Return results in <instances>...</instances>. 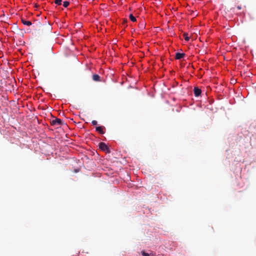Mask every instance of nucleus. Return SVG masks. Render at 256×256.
Masks as SVG:
<instances>
[{"mask_svg": "<svg viewBox=\"0 0 256 256\" xmlns=\"http://www.w3.org/2000/svg\"><path fill=\"white\" fill-rule=\"evenodd\" d=\"M52 29V28L49 24H44L40 26V30L42 34H50Z\"/></svg>", "mask_w": 256, "mask_h": 256, "instance_id": "f257e3e1", "label": "nucleus"}, {"mask_svg": "<svg viewBox=\"0 0 256 256\" xmlns=\"http://www.w3.org/2000/svg\"><path fill=\"white\" fill-rule=\"evenodd\" d=\"M50 124L52 126H60L64 124V122L60 118H56L50 121Z\"/></svg>", "mask_w": 256, "mask_h": 256, "instance_id": "f03ea898", "label": "nucleus"}, {"mask_svg": "<svg viewBox=\"0 0 256 256\" xmlns=\"http://www.w3.org/2000/svg\"><path fill=\"white\" fill-rule=\"evenodd\" d=\"M99 148L102 150L105 151L108 150V147L106 144L103 142H101L99 144Z\"/></svg>", "mask_w": 256, "mask_h": 256, "instance_id": "7ed1b4c3", "label": "nucleus"}, {"mask_svg": "<svg viewBox=\"0 0 256 256\" xmlns=\"http://www.w3.org/2000/svg\"><path fill=\"white\" fill-rule=\"evenodd\" d=\"M194 96H200L202 92V90L198 88V87H194Z\"/></svg>", "mask_w": 256, "mask_h": 256, "instance_id": "20e7f679", "label": "nucleus"}, {"mask_svg": "<svg viewBox=\"0 0 256 256\" xmlns=\"http://www.w3.org/2000/svg\"><path fill=\"white\" fill-rule=\"evenodd\" d=\"M184 55L185 54L184 53L176 52V56H175L176 59V60L181 59L184 56Z\"/></svg>", "mask_w": 256, "mask_h": 256, "instance_id": "39448f33", "label": "nucleus"}, {"mask_svg": "<svg viewBox=\"0 0 256 256\" xmlns=\"http://www.w3.org/2000/svg\"><path fill=\"white\" fill-rule=\"evenodd\" d=\"M21 21H22V22L24 25H26L28 26H30L32 25V22L30 21L26 20H24L23 18H21Z\"/></svg>", "mask_w": 256, "mask_h": 256, "instance_id": "423d86ee", "label": "nucleus"}, {"mask_svg": "<svg viewBox=\"0 0 256 256\" xmlns=\"http://www.w3.org/2000/svg\"><path fill=\"white\" fill-rule=\"evenodd\" d=\"M96 131L100 134H104V127L102 126H97L96 127Z\"/></svg>", "mask_w": 256, "mask_h": 256, "instance_id": "0eeeda50", "label": "nucleus"}, {"mask_svg": "<svg viewBox=\"0 0 256 256\" xmlns=\"http://www.w3.org/2000/svg\"><path fill=\"white\" fill-rule=\"evenodd\" d=\"M92 80L94 81L99 82L100 81V76L97 74H94L92 76Z\"/></svg>", "mask_w": 256, "mask_h": 256, "instance_id": "6e6552de", "label": "nucleus"}, {"mask_svg": "<svg viewBox=\"0 0 256 256\" xmlns=\"http://www.w3.org/2000/svg\"><path fill=\"white\" fill-rule=\"evenodd\" d=\"M183 36L186 41L188 42L190 40V37L188 36V34L187 33H184L183 34Z\"/></svg>", "mask_w": 256, "mask_h": 256, "instance_id": "1a4fd4ad", "label": "nucleus"}, {"mask_svg": "<svg viewBox=\"0 0 256 256\" xmlns=\"http://www.w3.org/2000/svg\"><path fill=\"white\" fill-rule=\"evenodd\" d=\"M129 18L130 20L133 22H135L136 20V18L132 14L130 15Z\"/></svg>", "mask_w": 256, "mask_h": 256, "instance_id": "9d476101", "label": "nucleus"}, {"mask_svg": "<svg viewBox=\"0 0 256 256\" xmlns=\"http://www.w3.org/2000/svg\"><path fill=\"white\" fill-rule=\"evenodd\" d=\"M70 4V2L68 1H65L63 2V6L64 7V8H66L68 6V5Z\"/></svg>", "mask_w": 256, "mask_h": 256, "instance_id": "9b49d317", "label": "nucleus"}, {"mask_svg": "<svg viewBox=\"0 0 256 256\" xmlns=\"http://www.w3.org/2000/svg\"><path fill=\"white\" fill-rule=\"evenodd\" d=\"M141 254L142 256H150V254L145 252L144 251H142Z\"/></svg>", "mask_w": 256, "mask_h": 256, "instance_id": "f8f14e48", "label": "nucleus"}, {"mask_svg": "<svg viewBox=\"0 0 256 256\" xmlns=\"http://www.w3.org/2000/svg\"><path fill=\"white\" fill-rule=\"evenodd\" d=\"M62 2V0H56L54 1L55 4L58 5H61Z\"/></svg>", "mask_w": 256, "mask_h": 256, "instance_id": "ddd939ff", "label": "nucleus"}, {"mask_svg": "<svg viewBox=\"0 0 256 256\" xmlns=\"http://www.w3.org/2000/svg\"><path fill=\"white\" fill-rule=\"evenodd\" d=\"M92 124L93 126H96L98 124V122L96 120H93L92 122Z\"/></svg>", "mask_w": 256, "mask_h": 256, "instance_id": "4468645a", "label": "nucleus"}, {"mask_svg": "<svg viewBox=\"0 0 256 256\" xmlns=\"http://www.w3.org/2000/svg\"><path fill=\"white\" fill-rule=\"evenodd\" d=\"M150 256H156L153 252H150Z\"/></svg>", "mask_w": 256, "mask_h": 256, "instance_id": "2eb2a0df", "label": "nucleus"}, {"mask_svg": "<svg viewBox=\"0 0 256 256\" xmlns=\"http://www.w3.org/2000/svg\"><path fill=\"white\" fill-rule=\"evenodd\" d=\"M237 8H238V10H240V9L242 8V7H241V6H237Z\"/></svg>", "mask_w": 256, "mask_h": 256, "instance_id": "dca6fc26", "label": "nucleus"}]
</instances>
